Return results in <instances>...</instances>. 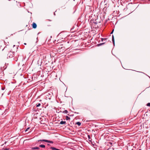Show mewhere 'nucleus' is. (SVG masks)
Masks as SVG:
<instances>
[{"label": "nucleus", "mask_w": 150, "mask_h": 150, "mask_svg": "<svg viewBox=\"0 0 150 150\" xmlns=\"http://www.w3.org/2000/svg\"><path fill=\"white\" fill-rule=\"evenodd\" d=\"M40 105H41V104L40 103H37L36 104V106L37 107H39Z\"/></svg>", "instance_id": "nucleus-13"}, {"label": "nucleus", "mask_w": 150, "mask_h": 150, "mask_svg": "<svg viewBox=\"0 0 150 150\" xmlns=\"http://www.w3.org/2000/svg\"><path fill=\"white\" fill-rule=\"evenodd\" d=\"M25 150H33V149H32V150H26V149H25Z\"/></svg>", "instance_id": "nucleus-23"}, {"label": "nucleus", "mask_w": 150, "mask_h": 150, "mask_svg": "<svg viewBox=\"0 0 150 150\" xmlns=\"http://www.w3.org/2000/svg\"><path fill=\"white\" fill-rule=\"evenodd\" d=\"M103 44V43H101L100 44H98L97 45V46H101Z\"/></svg>", "instance_id": "nucleus-11"}, {"label": "nucleus", "mask_w": 150, "mask_h": 150, "mask_svg": "<svg viewBox=\"0 0 150 150\" xmlns=\"http://www.w3.org/2000/svg\"><path fill=\"white\" fill-rule=\"evenodd\" d=\"M4 88H2V89L3 90H4Z\"/></svg>", "instance_id": "nucleus-20"}, {"label": "nucleus", "mask_w": 150, "mask_h": 150, "mask_svg": "<svg viewBox=\"0 0 150 150\" xmlns=\"http://www.w3.org/2000/svg\"><path fill=\"white\" fill-rule=\"evenodd\" d=\"M24 44V45H26V43H25Z\"/></svg>", "instance_id": "nucleus-24"}, {"label": "nucleus", "mask_w": 150, "mask_h": 150, "mask_svg": "<svg viewBox=\"0 0 150 150\" xmlns=\"http://www.w3.org/2000/svg\"><path fill=\"white\" fill-rule=\"evenodd\" d=\"M32 27L33 28H35L37 27V25L35 23H33L32 24Z\"/></svg>", "instance_id": "nucleus-4"}, {"label": "nucleus", "mask_w": 150, "mask_h": 150, "mask_svg": "<svg viewBox=\"0 0 150 150\" xmlns=\"http://www.w3.org/2000/svg\"><path fill=\"white\" fill-rule=\"evenodd\" d=\"M147 105L148 106H150V103H148L147 104Z\"/></svg>", "instance_id": "nucleus-16"}, {"label": "nucleus", "mask_w": 150, "mask_h": 150, "mask_svg": "<svg viewBox=\"0 0 150 150\" xmlns=\"http://www.w3.org/2000/svg\"><path fill=\"white\" fill-rule=\"evenodd\" d=\"M38 142L41 141V142H44L50 143L52 144L53 143V142L52 141L48 140L46 139H42V140H40L38 141Z\"/></svg>", "instance_id": "nucleus-1"}, {"label": "nucleus", "mask_w": 150, "mask_h": 150, "mask_svg": "<svg viewBox=\"0 0 150 150\" xmlns=\"http://www.w3.org/2000/svg\"><path fill=\"white\" fill-rule=\"evenodd\" d=\"M101 40L102 41H103V38H102L101 39Z\"/></svg>", "instance_id": "nucleus-19"}, {"label": "nucleus", "mask_w": 150, "mask_h": 150, "mask_svg": "<svg viewBox=\"0 0 150 150\" xmlns=\"http://www.w3.org/2000/svg\"><path fill=\"white\" fill-rule=\"evenodd\" d=\"M112 41L113 42V44H114V36L113 35L112 36Z\"/></svg>", "instance_id": "nucleus-14"}, {"label": "nucleus", "mask_w": 150, "mask_h": 150, "mask_svg": "<svg viewBox=\"0 0 150 150\" xmlns=\"http://www.w3.org/2000/svg\"><path fill=\"white\" fill-rule=\"evenodd\" d=\"M112 143L110 142L108 143L107 145L110 146H112Z\"/></svg>", "instance_id": "nucleus-7"}, {"label": "nucleus", "mask_w": 150, "mask_h": 150, "mask_svg": "<svg viewBox=\"0 0 150 150\" xmlns=\"http://www.w3.org/2000/svg\"><path fill=\"white\" fill-rule=\"evenodd\" d=\"M39 146L40 147L43 148L45 147V146L44 145H43V144H41V145H40Z\"/></svg>", "instance_id": "nucleus-8"}, {"label": "nucleus", "mask_w": 150, "mask_h": 150, "mask_svg": "<svg viewBox=\"0 0 150 150\" xmlns=\"http://www.w3.org/2000/svg\"><path fill=\"white\" fill-rule=\"evenodd\" d=\"M66 122L65 121H61L60 122V124L61 125L66 124Z\"/></svg>", "instance_id": "nucleus-5"}, {"label": "nucleus", "mask_w": 150, "mask_h": 150, "mask_svg": "<svg viewBox=\"0 0 150 150\" xmlns=\"http://www.w3.org/2000/svg\"><path fill=\"white\" fill-rule=\"evenodd\" d=\"M109 6V4H106L104 5V10H106L108 7Z\"/></svg>", "instance_id": "nucleus-3"}, {"label": "nucleus", "mask_w": 150, "mask_h": 150, "mask_svg": "<svg viewBox=\"0 0 150 150\" xmlns=\"http://www.w3.org/2000/svg\"><path fill=\"white\" fill-rule=\"evenodd\" d=\"M68 111L66 110H65L63 112L65 113H68Z\"/></svg>", "instance_id": "nucleus-15"}, {"label": "nucleus", "mask_w": 150, "mask_h": 150, "mask_svg": "<svg viewBox=\"0 0 150 150\" xmlns=\"http://www.w3.org/2000/svg\"><path fill=\"white\" fill-rule=\"evenodd\" d=\"M142 111H143L142 110H140L139 111V112H142Z\"/></svg>", "instance_id": "nucleus-18"}, {"label": "nucleus", "mask_w": 150, "mask_h": 150, "mask_svg": "<svg viewBox=\"0 0 150 150\" xmlns=\"http://www.w3.org/2000/svg\"><path fill=\"white\" fill-rule=\"evenodd\" d=\"M113 30H113L111 32V33H112V32H113Z\"/></svg>", "instance_id": "nucleus-22"}, {"label": "nucleus", "mask_w": 150, "mask_h": 150, "mask_svg": "<svg viewBox=\"0 0 150 150\" xmlns=\"http://www.w3.org/2000/svg\"><path fill=\"white\" fill-rule=\"evenodd\" d=\"M106 39V38H104L103 39V40H104V41Z\"/></svg>", "instance_id": "nucleus-21"}, {"label": "nucleus", "mask_w": 150, "mask_h": 150, "mask_svg": "<svg viewBox=\"0 0 150 150\" xmlns=\"http://www.w3.org/2000/svg\"><path fill=\"white\" fill-rule=\"evenodd\" d=\"M139 150H141V149H139Z\"/></svg>", "instance_id": "nucleus-25"}, {"label": "nucleus", "mask_w": 150, "mask_h": 150, "mask_svg": "<svg viewBox=\"0 0 150 150\" xmlns=\"http://www.w3.org/2000/svg\"><path fill=\"white\" fill-rule=\"evenodd\" d=\"M76 124L79 126H80L81 125V123L80 122H77L76 123Z\"/></svg>", "instance_id": "nucleus-12"}, {"label": "nucleus", "mask_w": 150, "mask_h": 150, "mask_svg": "<svg viewBox=\"0 0 150 150\" xmlns=\"http://www.w3.org/2000/svg\"><path fill=\"white\" fill-rule=\"evenodd\" d=\"M40 149V148L38 147H35L32 148V149L34 150H35V149Z\"/></svg>", "instance_id": "nucleus-6"}, {"label": "nucleus", "mask_w": 150, "mask_h": 150, "mask_svg": "<svg viewBox=\"0 0 150 150\" xmlns=\"http://www.w3.org/2000/svg\"><path fill=\"white\" fill-rule=\"evenodd\" d=\"M13 52L10 51L8 53V54L7 55L9 58H11L13 57Z\"/></svg>", "instance_id": "nucleus-2"}, {"label": "nucleus", "mask_w": 150, "mask_h": 150, "mask_svg": "<svg viewBox=\"0 0 150 150\" xmlns=\"http://www.w3.org/2000/svg\"><path fill=\"white\" fill-rule=\"evenodd\" d=\"M30 128V127H28L26 129V130H25V132H26Z\"/></svg>", "instance_id": "nucleus-17"}, {"label": "nucleus", "mask_w": 150, "mask_h": 150, "mask_svg": "<svg viewBox=\"0 0 150 150\" xmlns=\"http://www.w3.org/2000/svg\"><path fill=\"white\" fill-rule=\"evenodd\" d=\"M88 140L90 142H91V138L90 136L88 135Z\"/></svg>", "instance_id": "nucleus-9"}, {"label": "nucleus", "mask_w": 150, "mask_h": 150, "mask_svg": "<svg viewBox=\"0 0 150 150\" xmlns=\"http://www.w3.org/2000/svg\"><path fill=\"white\" fill-rule=\"evenodd\" d=\"M70 119V118L68 116H66V120H69Z\"/></svg>", "instance_id": "nucleus-10"}]
</instances>
